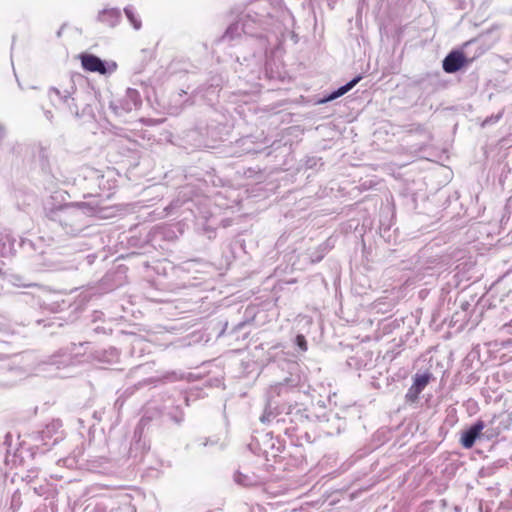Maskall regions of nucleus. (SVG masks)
<instances>
[{
  "instance_id": "obj_1",
  "label": "nucleus",
  "mask_w": 512,
  "mask_h": 512,
  "mask_svg": "<svg viewBox=\"0 0 512 512\" xmlns=\"http://www.w3.org/2000/svg\"><path fill=\"white\" fill-rule=\"evenodd\" d=\"M469 62L463 52L452 51L444 58L442 67L446 73L451 74L457 72Z\"/></svg>"
},
{
  "instance_id": "obj_2",
  "label": "nucleus",
  "mask_w": 512,
  "mask_h": 512,
  "mask_svg": "<svg viewBox=\"0 0 512 512\" xmlns=\"http://www.w3.org/2000/svg\"><path fill=\"white\" fill-rule=\"evenodd\" d=\"M82 68L88 72H96L99 74H106L107 68L105 63L97 56L89 53H82L79 55Z\"/></svg>"
},
{
  "instance_id": "obj_3",
  "label": "nucleus",
  "mask_w": 512,
  "mask_h": 512,
  "mask_svg": "<svg viewBox=\"0 0 512 512\" xmlns=\"http://www.w3.org/2000/svg\"><path fill=\"white\" fill-rule=\"evenodd\" d=\"M483 429L484 423L482 421L475 423L469 430L463 433L461 437V444L467 449L472 448L476 438L480 435Z\"/></svg>"
},
{
  "instance_id": "obj_4",
  "label": "nucleus",
  "mask_w": 512,
  "mask_h": 512,
  "mask_svg": "<svg viewBox=\"0 0 512 512\" xmlns=\"http://www.w3.org/2000/svg\"><path fill=\"white\" fill-rule=\"evenodd\" d=\"M360 79H361L360 76L354 78L353 80L348 82L346 85L340 87L338 90L333 92L328 99L333 100V99H336V98L344 95L345 93L350 91L360 81Z\"/></svg>"
},
{
  "instance_id": "obj_5",
  "label": "nucleus",
  "mask_w": 512,
  "mask_h": 512,
  "mask_svg": "<svg viewBox=\"0 0 512 512\" xmlns=\"http://www.w3.org/2000/svg\"><path fill=\"white\" fill-rule=\"evenodd\" d=\"M430 378L431 374L429 373H425L422 375L416 374L413 383L424 390L425 387L430 382Z\"/></svg>"
},
{
  "instance_id": "obj_6",
  "label": "nucleus",
  "mask_w": 512,
  "mask_h": 512,
  "mask_svg": "<svg viewBox=\"0 0 512 512\" xmlns=\"http://www.w3.org/2000/svg\"><path fill=\"white\" fill-rule=\"evenodd\" d=\"M120 18V13L116 10H105L101 14V21L107 22L108 20H112L114 24Z\"/></svg>"
},
{
  "instance_id": "obj_7",
  "label": "nucleus",
  "mask_w": 512,
  "mask_h": 512,
  "mask_svg": "<svg viewBox=\"0 0 512 512\" xmlns=\"http://www.w3.org/2000/svg\"><path fill=\"white\" fill-rule=\"evenodd\" d=\"M124 12L129 19L130 23L133 25L135 29H139L141 27V21L135 15L133 9L131 7L125 8Z\"/></svg>"
},
{
  "instance_id": "obj_8",
  "label": "nucleus",
  "mask_w": 512,
  "mask_h": 512,
  "mask_svg": "<svg viewBox=\"0 0 512 512\" xmlns=\"http://www.w3.org/2000/svg\"><path fill=\"white\" fill-rule=\"evenodd\" d=\"M418 397H419V394H417L411 387L409 388V390L405 396L406 400L411 403L417 401Z\"/></svg>"
},
{
  "instance_id": "obj_9",
  "label": "nucleus",
  "mask_w": 512,
  "mask_h": 512,
  "mask_svg": "<svg viewBox=\"0 0 512 512\" xmlns=\"http://www.w3.org/2000/svg\"><path fill=\"white\" fill-rule=\"evenodd\" d=\"M297 342H298V345L302 349L306 350V341H305L304 336H302V335L297 336Z\"/></svg>"
},
{
  "instance_id": "obj_10",
  "label": "nucleus",
  "mask_w": 512,
  "mask_h": 512,
  "mask_svg": "<svg viewBox=\"0 0 512 512\" xmlns=\"http://www.w3.org/2000/svg\"><path fill=\"white\" fill-rule=\"evenodd\" d=\"M411 388L417 393V394H420L423 389L418 387L417 385H415L414 383L412 384Z\"/></svg>"
},
{
  "instance_id": "obj_11",
  "label": "nucleus",
  "mask_w": 512,
  "mask_h": 512,
  "mask_svg": "<svg viewBox=\"0 0 512 512\" xmlns=\"http://www.w3.org/2000/svg\"><path fill=\"white\" fill-rule=\"evenodd\" d=\"M98 181H99V186H101L104 182H109L108 180L105 179L104 176H98Z\"/></svg>"
},
{
  "instance_id": "obj_12",
  "label": "nucleus",
  "mask_w": 512,
  "mask_h": 512,
  "mask_svg": "<svg viewBox=\"0 0 512 512\" xmlns=\"http://www.w3.org/2000/svg\"><path fill=\"white\" fill-rule=\"evenodd\" d=\"M111 196H112L111 192L106 195L107 198H110Z\"/></svg>"
}]
</instances>
